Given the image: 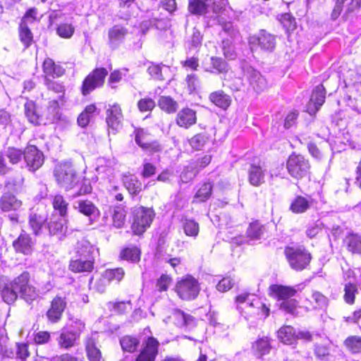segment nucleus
Wrapping results in <instances>:
<instances>
[{
	"label": "nucleus",
	"mask_w": 361,
	"mask_h": 361,
	"mask_svg": "<svg viewBox=\"0 0 361 361\" xmlns=\"http://www.w3.org/2000/svg\"><path fill=\"white\" fill-rule=\"evenodd\" d=\"M160 343L153 336L146 337L134 361H156L159 353Z\"/></svg>",
	"instance_id": "nucleus-7"
},
{
	"label": "nucleus",
	"mask_w": 361,
	"mask_h": 361,
	"mask_svg": "<svg viewBox=\"0 0 361 361\" xmlns=\"http://www.w3.org/2000/svg\"><path fill=\"white\" fill-rule=\"evenodd\" d=\"M134 1L135 0H118L119 12L122 15V18H127L132 15L130 10L133 8Z\"/></svg>",
	"instance_id": "nucleus-59"
},
{
	"label": "nucleus",
	"mask_w": 361,
	"mask_h": 361,
	"mask_svg": "<svg viewBox=\"0 0 361 361\" xmlns=\"http://www.w3.org/2000/svg\"><path fill=\"white\" fill-rule=\"evenodd\" d=\"M202 66L204 71L209 73H226L229 69L228 63L216 56L210 57L209 62L203 61Z\"/></svg>",
	"instance_id": "nucleus-28"
},
{
	"label": "nucleus",
	"mask_w": 361,
	"mask_h": 361,
	"mask_svg": "<svg viewBox=\"0 0 361 361\" xmlns=\"http://www.w3.org/2000/svg\"><path fill=\"white\" fill-rule=\"evenodd\" d=\"M269 294L275 299L280 301H285L291 299L295 296L298 290L293 286L272 284L269 286Z\"/></svg>",
	"instance_id": "nucleus-19"
},
{
	"label": "nucleus",
	"mask_w": 361,
	"mask_h": 361,
	"mask_svg": "<svg viewBox=\"0 0 361 361\" xmlns=\"http://www.w3.org/2000/svg\"><path fill=\"white\" fill-rule=\"evenodd\" d=\"M208 140V137L203 133L194 135L188 140L189 145L194 150H201Z\"/></svg>",
	"instance_id": "nucleus-55"
},
{
	"label": "nucleus",
	"mask_w": 361,
	"mask_h": 361,
	"mask_svg": "<svg viewBox=\"0 0 361 361\" xmlns=\"http://www.w3.org/2000/svg\"><path fill=\"white\" fill-rule=\"evenodd\" d=\"M94 267L93 246L89 243H78L75 249V256L68 262V270L74 274H90Z\"/></svg>",
	"instance_id": "nucleus-2"
},
{
	"label": "nucleus",
	"mask_w": 361,
	"mask_h": 361,
	"mask_svg": "<svg viewBox=\"0 0 361 361\" xmlns=\"http://www.w3.org/2000/svg\"><path fill=\"white\" fill-rule=\"evenodd\" d=\"M283 254L291 269L302 271L310 268L312 255L304 245H286L284 247Z\"/></svg>",
	"instance_id": "nucleus-4"
},
{
	"label": "nucleus",
	"mask_w": 361,
	"mask_h": 361,
	"mask_svg": "<svg viewBox=\"0 0 361 361\" xmlns=\"http://www.w3.org/2000/svg\"><path fill=\"white\" fill-rule=\"evenodd\" d=\"M75 31L74 27L71 23H61L56 29V33L62 38H71Z\"/></svg>",
	"instance_id": "nucleus-58"
},
{
	"label": "nucleus",
	"mask_w": 361,
	"mask_h": 361,
	"mask_svg": "<svg viewBox=\"0 0 361 361\" xmlns=\"http://www.w3.org/2000/svg\"><path fill=\"white\" fill-rule=\"evenodd\" d=\"M135 142L142 149L149 152H159L161 150V146L157 142H150L149 134L144 129L136 130Z\"/></svg>",
	"instance_id": "nucleus-26"
},
{
	"label": "nucleus",
	"mask_w": 361,
	"mask_h": 361,
	"mask_svg": "<svg viewBox=\"0 0 361 361\" xmlns=\"http://www.w3.org/2000/svg\"><path fill=\"white\" fill-rule=\"evenodd\" d=\"M2 154L11 164H17L22 158V152L16 148H8Z\"/></svg>",
	"instance_id": "nucleus-60"
},
{
	"label": "nucleus",
	"mask_w": 361,
	"mask_h": 361,
	"mask_svg": "<svg viewBox=\"0 0 361 361\" xmlns=\"http://www.w3.org/2000/svg\"><path fill=\"white\" fill-rule=\"evenodd\" d=\"M247 78L252 90L260 93L267 90L268 87L266 78L257 71L250 68L247 71Z\"/></svg>",
	"instance_id": "nucleus-23"
},
{
	"label": "nucleus",
	"mask_w": 361,
	"mask_h": 361,
	"mask_svg": "<svg viewBox=\"0 0 361 361\" xmlns=\"http://www.w3.org/2000/svg\"><path fill=\"white\" fill-rule=\"evenodd\" d=\"M85 349L87 358L89 361H101L102 353L97 346V338L90 336L85 341Z\"/></svg>",
	"instance_id": "nucleus-30"
},
{
	"label": "nucleus",
	"mask_w": 361,
	"mask_h": 361,
	"mask_svg": "<svg viewBox=\"0 0 361 361\" xmlns=\"http://www.w3.org/2000/svg\"><path fill=\"white\" fill-rule=\"evenodd\" d=\"M249 42L252 47H259L261 49L268 51L274 50L276 46V40L274 35L262 30L257 35L250 37Z\"/></svg>",
	"instance_id": "nucleus-13"
},
{
	"label": "nucleus",
	"mask_w": 361,
	"mask_h": 361,
	"mask_svg": "<svg viewBox=\"0 0 361 361\" xmlns=\"http://www.w3.org/2000/svg\"><path fill=\"white\" fill-rule=\"evenodd\" d=\"M183 228L185 234L189 237H196L200 231V226L193 219H185L183 223Z\"/></svg>",
	"instance_id": "nucleus-53"
},
{
	"label": "nucleus",
	"mask_w": 361,
	"mask_h": 361,
	"mask_svg": "<svg viewBox=\"0 0 361 361\" xmlns=\"http://www.w3.org/2000/svg\"><path fill=\"white\" fill-rule=\"evenodd\" d=\"M315 356L319 360H324L330 355L329 346L326 345L317 344L314 349Z\"/></svg>",
	"instance_id": "nucleus-64"
},
{
	"label": "nucleus",
	"mask_w": 361,
	"mask_h": 361,
	"mask_svg": "<svg viewBox=\"0 0 361 361\" xmlns=\"http://www.w3.org/2000/svg\"><path fill=\"white\" fill-rule=\"evenodd\" d=\"M309 207V201L302 195L296 196L290 204V210L294 214L304 213Z\"/></svg>",
	"instance_id": "nucleus-45"
},
{
	"label": "nucleus",
	"mask_w": 361,
	"mask_h": 361,
	"mask_svg": "<svg viewBox=\"0 0 361 361\" xmlns=\"http://www.w3.org/2000/svg\"><path fill=\"white\" fill-rule=\"evenodd\" d=\"M119 344L123 353L133 354L139 352L140 341L136 336L126 334L119 338Z\"/></svg>",
	"instance_id": "nucleus-29"
},
{
	"label": "nucleus",
	"mask_w": 361,
	"mask_h": 361,
	"mask_svg": "<svg viewBox=\"0 0 361 361\" xmlns=\"http://www.w3.org/2000/svg\"><path fill=\"white\" fill-rule=\"evenodd\" d=\"M358 288L356 283L353 282L346 283L343 287V301L348 305H353L355 303Z\"/></svg>",
	"instance_id": "nucleus-42"
},
{
	"label": "nucleus",
	"mask_w": 361,
	"mask_h": 361,
	"mask_svg": "<svg viewBox=\"0 0 361 361\" xmlns=\"http://www.w3.org/2000/svg\"><path fill=\"white\" fill-rule=\"evenodd\" d=\"M273 341L274 340L269 336H258L257 338L251 343L250 348L252 354L259 358L269 355L273 348Z\"/></svg>",
	"instance_id": "nucleus-15"
},
{
	"label": "nucleus",
	"mask_w": 361,
	"mask_h": 361,
	"mask_svg": "<svg viewBox=\"0 0 361 361\" xmlns=\"http://www.w3.org/2000/svg\"><path fill=\"white\" fill-rule=\"evenodd\" d=\"M158 105L161 109L168 114L174 113L178 109L177 102L168 96H161L159 99Z\"/></svg>",
	"instance_id": "nucleus-49"
},
{
	"label": "nucleus",
	"mask_w": 361,
	"mask_h": 361,
	"mask_svg": "<svg viewBox=\"0 0 361 361\" xmlns=\"http://www.w3.org/2000/svg\"><path fill=\"white\" fill-rule=\"evenodd\" d=\"M173 290L181 300L192 301L200 295V283L192 275L187 274L176 281Z\"/></svg>",
	"instance_id": "nucleus-5"
},
{
	"label": "nucleus",
	"mask_w": 361,
	"mask_h": 361,
	"mask_svg": "<svg viewBox=\"0 0 361 361\" xmlns=\"http://www.w3.org/2000/svg\"><path fill=\"white\" fill-rule=\"evenodd\" d=\"M279 340L286 345H292L299 339L295 329L290 325H283L277 331Z\"/></svg>",
	"instance_id": "nucleus-31"
},
{
	"label": "nucleus",
	"mask_w": 361,
	"mask_h": 361,
	"mask_svg": "<svg viewBox=\"0 0 361 361\" xmlns=\"http://www.w3.org/2000/svg\"><path fill=\"white\" fill-rule=\"evenodd\" d=\"M310 169L308 160L302 155L292 154L287 161V169L292 177L296 179L305 178Z\"/></svg>",
	"instance_id": "nucleus-8"
},
{
	"label": "nucleus",
	"mask_w": 361,
	"mask_h": 361,
	"mask_svg": "<svg viewBox=\"0 0 361 361\" xmlns=\"http://www.w3.org/2000/svg\"><path fill=\"white\" fill-rule=\"evenodd\" d=\"M78 209L80 214L87 217L99 214V209L92 201L88 200H80Z\"/></svg>",
	"instance_id": "nucleus-44"
},
{
	"label": "nucleus",
	"mask_w": 361,
	"mask_h": 361,
	"mask_svg": "<svg viewBox=\"0 0 361 361\" xmlns=\"http://www.w3.org/2000/svg\"><path fill=\"white\" fill-rule=\"evenodd\" d=\"M36 15V9H30L23 16L20 25L19 36L20 41L24 44L25 47H28L32 42L33 36L28 27V24L35 21Z\"/></svg>",
	"instance_id": "nucleus-11"
},
{
	"label": "nucleus",
	"mask_w": 361,
	"mask_h": 361,
	"mask_svg": "<svg viewBox=\"0 0 361 361\" xmlns=\"http://www.w3.org/2000/svg\"><path fill=\"white\" fill-rule=\"evenodd\" d=\"M155 216L151 207L135 206L131 209L130 216V231L135 236L142 237L151 226Z\"/></svg>",
	"instance_id": "nucleus-3"
},
{
	"label": "nucleus",
	"mask_w": 361,
	"mask_h": 361,
	"mask_svg": "<svg viewBox=\"0 0 361 361\" xmlns=\"http://www.w3.org/2000/svg\"><path fill=\"white\" fill-rule=\"evenodd\" d=\"M346 349L353 354L361 353V336L352 335L348 336L343 341Z\"/></svg>",
	"instance_id": "nucleus-47"
},
{
	"label": "nucleus",
	"mask_w": 361,
	"mask_h": 361,
	"mask_svg": "<svg viewBox=\"0 0 361 361\" xmlns=\"http://www.w3.org/2000/svg\"><path fill=\"white\" fill-rule=\"evenodd\" d=\"M32 340L37 345H44L51 340V334L48 331H38L32 334Z\"/></svg>",
	"instance_id": "nucleus-61"
},
{
	"label": "nucleus",
	"mask_w": 361,
	"mask_h": 361,
	"mask_svg": "<svg viewBox=\"0 0 361 361\" xmlns=\"http://www.w3.org/2000/svg\"><path fill=\"white\" fill-rule=\"evenodd\" d=\"M308 302L307 308L312 310H321L329 305V298L322 293L314 290L310 297L306 299Z\"/></svg>",
	"instance_id": "nucleus-32"
},
{
	"label": "nucleus",
	"mask_w": 361,
	"mask_h": 361,
	"mask_svg": "<svg viewBox=\"0 0 361 361\" xmlns=\"http://www.w3.org/2000/svg\"><path fill=\"white\" fill-rule=\"evenodd\" d=\"M67 308V300L64 296L56 295L50 301L49 305L45 312V317L48 324L59 323L63 317Z\"/></svg>",
	"instance_id": "nucleus-6"
},
{
	"label": "nucleus",
	"mask_w": 361,
	"mask_h": 361,
	"mask_svg": "<svg viewBox=\"0 0 361 361\" xmlns=\"http://www.w3.org/2000/svg\"><path fill=\"white\" fill-rule=\"evenodd\" d=\"M125 274L122 267L106 269L97 283V289L101 293L104 292L109 283L114 281L120 282L124 278Z\"/></svg>",
	"instance_id": "nucleus-12"
},
{
	"label": "nucleus",
	"mask_w": 361,
	"mask_h": 361,
	"mask_svg": "<svg viewBox=\"0 0 361 361\" xmlns=\"http://www.w3.org/2000/svg\"><path fill=\"white\" fill-rule=\"evenodd\" d=\"M35 242L29 233H20L12 243L16 253L30 255L33 252Z\"/></svg>",
	"instance_id": "nucleus-14"
},
{
	"label": "nucleus",
	"mask_w": 361,
	"mask_h": 361,
	"mask_svg": "<svg viewBox=\"0 0 361 361\" xmlns=\"http://www.w3.org/2000/svg\"><path fill=\"white\" fill-rule=\"evenodd\" d=\"M142 249L136 245H129L123 247L118 255V259L130 263L136 264L141 259Z\"/></svg>",
	"instance_id": "nucleus-24"
},
{
	"label": "nucleus",
	"mask_w": 361,
	"mask_h": 361,
	"mask_svg": "<svg viewBox=\"0 0 361 361\" xmlns=\"http://www.w3.org/2000/svg\"><path fill=\"white\" fill-rule=\"evenodd\" d=\"M78 338L70 331H63L57 338L59 346L62 349H70L76 345Z\"/></svg>",
	"instance_id": "nucleus-40"
},
{
	"label": "nucleus",
	"mask_w": 361,
	"mask_h": 361,
	"mask_svg": "<svg viewBox=\"0 0 361 361\" xmlns=\"http://www.w3.org/2000/svg\"><path fill=\"white\" fill-rule=\"evenodd\" d=\"M163 69L167 70L168 67L152 63L148 66L147 71L154 79L164 80V78L162 74Z\"/></svg>",
	"instance_id": "nucleus-62"
},
{
	"label": "nucleus",
	"mask_w": 361,
	"mask_h": 361,
	"mask_svg": "<svg viewBox=\"0 0 361 361\" xmlns=\"http://www.w3.org/2000/svg\"><path fill=\"white\" fill-rule=\"evenodd\" d=\"M54 176L57 180H72L78 178L75 168L68 161L61 162L56 165Z\"/></svg>",
	"instance_id": "nucleus-21"
},
{
	"label": "nucleus",
	"mask_w": 361,
	"mask_h": 361,
	"mask_svg": "<svg viewBox=\"0 0 361 361\" xmlns=\"http://www.w3.org/2000/svg\"><path fill=\"white\" fill-rule=\"evenodd\" d=\"M173 282V277L168 274H161L156 280L155 286L159 293L166 292Z\"/></svg>",
	"instance_id": "nucleus-52"
},
{
	"label": "nucleus",
	"mask_w": 361,
	"mask_h": 361,
	"mask_svg": "<svg viewBox=\"0 0 361 361\" xmlns=\"http://www.w3.org/2000/svg\"><path fill=\"white\" fill-rule=\"evenodd\" d=\"M212 0H188V11L195 15H203L209 12Z\"/></svg>",
	"instance_id": "nucleus-39"
},
{
	"label": "nucleus",
	"mask_w": 361,
	"mask_h": 361,
	"mask_svg": "<svg viewBox=\"0 0 361 361\" xmlns=\"http://www.w3.org/2000/svg\"><path fill=\"white\" fill-rule=\"evenodd\" d=\"M112 225L116 228L124 227L126 221V210L125 207L119 204L110 208Z\"/></svg>",
	"instance_id": "nucleus-34"
},
{
	"label": "nucleus",
	"mask_w": 361,
	"mask_h": 361,
	"mask_svg": "<svg viewBox=\"0 0 361 361\" xmlns=\"http://www.w3.org/2000/svg\"><path fill=\"white\" fill-rule=\"evenodd\" d=\"M197 122L196 111L190 108H183L180 110L176 117V124L185 129L195 124Z\"/></svg>",
	"instance_id": "nucleus-25"
},
{
	"label": "nucleus",
	"mask_w": 361,
	"mask_h": 361,
	"mask_svg": "<svg viewBox=\"0 0 361 361\" xmlns=\"http://www.w3.org/2000/svg\"><path fill=\"white\" fill-rule=\"evenodd\" d=\"M209 100L216 106L226 109L231 103V99L222 90H218L212 92L209 97Z\"/></svg>",
	"instance_id": "nucleus-38"
},
{
	"label": "nucleus",
	"mask_w": 361,
	"mask_h": 361,
	"mask_svg": "<svg viewBox=\"0 0 361 361\" xmlns=\"http://www.w3.org/2000/svg\"><path fill=\"white\" fill-rule=\"evenodd\" d=\"M43 71L46 77H59L64 73V69L60 66L55 64L54 61L49 58L44 60Z\"/></svg>",
	"instance_id": "nucleus-43"
},
{
	"label": "nucleus",
	"mask_w": 361,
	"mask_h": 361,
	"mask_svg": "<svg viewBox=\"0 0 361 361\" xmlns=\"http://www.w3.org/2000/svg\"><path fill=\"white\" fill-rule=\"evenodd\" d=\"M252 304L255 305V310H254L253 314H256L260 319H266L269 317L270 309L264 302L257 298Z\"/></svg>",
	"instance_id": "nucleus-56"
},
{
	"label": "nucleus",
	"mask_w": 361,
	"mask_h": 361,
	"mask_svg": "<svg viewBox=\"0 0 361 361\" xmlns=\"http://www.w3.org/2000/svg\"><path fill=\"white\" fill-rule=\"evenodd\" d=\"M51 204L54 210L57 212L61 217L67 216L69 204L63 195L59 194L54 195L52 198Z\"/></svg>",
	"instance_id": "nucleus-41"
},
{
	"label": "nucleus",
	"mask_w": 361,
	"mask_h": 361,
	"mask_svg": "<svg viewBox=\"0 0 361 361\" xmlns=\"http://www.w3.org/2000/svg\"><path fill=\"white\" fill-rule=\"evenodd\" d=\"M85 329V324L80 319H71L67 324V331L72 333L76 338L80 339L81 334Z\"/></svg>",
	"instance_id": "nucleus-54"
},
{
	"label": "nucleus",
	"mask_w": 361,
	"mask_h": 361,
	"mask_svg": "<svg viewBox=\"0 0 361 361\" xmlns=\"http://www.w3.org/2000/svg\"><path fill=\"white\" fill-rule=\"evenodd\" d=\"M325 90L322 85H318L312 93L311 98L307 105V111L314 115L325 102Z\"/></svg>",
	"instance_id": "nucleus-20"
},
{
	"label": "nucleus",
	"mask_w": 361,
	"mask_h": 361,
	"mask_svg": "<svg viewBox=\"0 0 361 361\" xmlns=\"http://www.w3.org/2000/svg\"><path fill=\"white\" fill-rule=\"evenodd\" d=\"M47 214L46 212H39L38 209L36 212L30 214L28 224L35 235H39L42 233V229L47 222Z\"/></svg>",
	"instance_id": "nucleus-27"
},
{
	"label": "nucleus",
	"mask_w": 361,
	"mask_h": 361,
	"mask_svg": "<svg viewBox=\"0 0 361 361\" xmlns=\"http://www.w3.org/2000/svg\"><path fill=\"white\" fill-rule=\"evenodd\" d=\"M25 114L28 121L34 125H41L42 117L34 102L29 100L25 104Z\"/></svg>",
	"instance_id": "nucleus-35"
},
{
	"label": "nucleus",
	"mask_w": 361,
	"mask_h": 361,
	"mask_svg": "<svg viewBox=\"0 0 361 361\" xmlns=\"http://www.w3.org/2000/svg\"><path fill=\"white\" fill-rule=\"evenodd\" d=\"M361 320V307L356 308L353 312L343 317V321L346 324H358Z\"/></svg>",
	"instance_id": "nucleus-63"
},
{
	"label": "nucleus",
	"mask_w": 361,
	"mask_h": 361,
	"mask_svg": "<svg viewBox=\"0 0 361 361\" xmlns=\"http://www.w3.org/2000/svg\"><path fill=\"white\" fill-rule=\"evenodd\" d=\"M16 355L17 358L20 359L21 361H39L38 359L40 358L36 355L33 360H29L31 356V352L30 350V345L27 343H17Z\"/></svg>",
	"instance_id": "nucleus-46"
},
{
	"label": "nucleus",
	"mask_w": 361,
	"mask_h": 361,
	"mask_svg": "<svg viewBox=\"0 0 361 361\" xmlns=\"http://www.w3.org/2000/svg\"><path fill=\"white\" fill-rule=\"evenodd\" d=\"M265 232V226L259 220L251 221L245 232L246 237L250 240H259Z\"/></svg>",
	"instance_id": "nucleus-36"
},
{
	"label": "nucleus",
	"mask_w": 361,
	"mask_h": 361,
	"mask_svg": "<svg viewBox=\"0 0 361 361\" xmlns=\"http://www.w3.org/2000/svg\"><path fill=\"white\" fill-rule=\"evenodd\" d=\"M342 245L352 256L361 257V235L348 233L342 240Z\"/></svg>",
	"instance_id": "nucleus-17"
},
{
	"label": "nucleus",
	"mask_w": 361,
	"mask_h": 361,
	"mask_svg": "<svg viewBox=\"0 0 361 361\" xmlns=\"http://www.w3.org/2000/svg\"><path fill=\"white\" fill-rule=\"evenodd\" d=\"M299 307V302L296 299L291 298L281 302L279 308L280 310L293 316L298 315V308Z\"/></svg>",
	"instance_id": "nucleus-51"
},
{
	"label": "nucleus",
	"mask_w": 361,
	"mask_h": 361,
	"mask_svg": "<svg viewBox=\"0 0 361 361\" xmlns=\"http://www.w3.org/2000/svg\"><path fill=\"white\" fill-rule=\"evenodd\" d=\"M123 115L119 105L114 104L106 111V123L112 133H116L121 128Z\"/></svg>",
	"instance_id": "nucleus-18"
},
{
	"label": "nucleus",
	"mask_w": 361,
	"mask_h": 361,
	"mask_svg": "<svg viewBox=\"0 0 361 361\" xmlns=\"http://www.w3.org/2000/svg\"><path fill=\"white\" fill-rule=\"evenodd\" d=\"M47 228L51 235H62L66 230L62 220L54 216L48 222Z\"/></svg>",
	"instance_id": "nucleus-50"
},
{
	"label": "nucleus",
	"mask_w": 361,
	"mask_h": 361,
	"mask_svg": "<svg viewBox=\"0 0 361 361\" xmlns=\"http://www.w3.org/2000/svg\"><path fill=\"white\" fill-rule=\"evenodd\" d=\"M107 73V71L104 68L95 69L84 80L82 86V93L84 95H87L95 88L102 86L104 82Z\"/></svg>",
	"instance_id": "nucleus-10"
},
{
	"label": "nucleus",
	"mask_w": 361,
	"mask_h": 361,
	"mask_svg": "<svg viewBox=\"0 0 361 361\" xmlns=\"http://www.w3.org/2000/svg\"><path fill=\"white\" fill-rule=\"evenodd\" d=\"M24 159L30 171L38 169L44 162V155L34 145L27 146L24 152Z\"/></svg>",
	"instance_id": "nucleus-16"
},
{
	"label": "nucleus",
	"mask_w": 361,
	"mask_h": 361,
	"mask_svg": "<svg viewBox=\"0 0 361 361\" xmlns=\"http://www.w3.org/2000/svg\"><path fill=\"white\" fill-rule=\"evenodd\" d=\"M0 296L8 305L14 304L18 298L30 304L38 298L39 291L32 282L30 273L23 271L12 280L0 276Z\"/></svg>",
	"instance_id": "nucleus-1"
},
{
	"label": "nucleus",
	"mask_w": 361,
	"mask_h": 361,
	"mask_svg": "<svg viewBox=\"0 0 361 361\" xmlns=\"http://www.w3.org/2000/svg\"><path fill=\"white\" fill-rule=\"evenodd\" d=\"M6 191L0 198V209L2 212L16 210L22 205V202L16 199L14 193L18 192L15 182H7L5 185Z\"/></svg>",
	"instance_id": "nucleus-9"
},
{
	"label": "nucleus",
	"mask_w": 361,
	"mask_h": 361,
	"mask_svg": "<svg viewBox=\"0 0 361 361\" xmlns=\"http://www.w3.org/2000/svg\"><path fill=\"white\" fill-rule=\"evenodd\" d=\"M128 29L121 25H116L108 31L107 44L111 49L117 48L124 40Z\"/></svg>",
	"instance_id": "nucleus-22"
},
{
	"label": "nucleus",
	"mask_w": 361,
	"mask_h": 361,
	"mask_svg": "<svg viewBox=\"0 0 361 361\" xmlns=\"http://www.w3.org/2000/svg\"><path fill=\"white\" fill-rule=\"evenodd\" d=\"M109 308L117 315H124L132 311L133 303L130 300H116L109 302Z\"/></svg>",
	"instance_id": "nucleus-37"
},
{
	"label": "nucleus",
	"mask_w": 361,
	"mask_h": 361,
	"mask_svg": "<svg viewBox=\"0 0 361 361\" xmlns=\"http://www.w3.org/2000/svg\"><path fill=\"white\" fill-rule=\"evenodd\" d=\"M250 180H264L273 178V175L260 166H252L249 170Z\"/></svg>",
	"instance_id": "nucleus-48"
},
{
	"label": "nucleus",
	"mask_w": 361,
	"mask_h": 361,
	"mask_svg": "<svg viewBox=\"0 0 361 361\" xmlns=\"http://www.w3.org/2000/svg\"><path fill=\"white\" fill-rule=\"evenodd\" d=\"M213 185L211 182H203L199 185L194 195L193 203H203L212 195Z\"/></svg>",
	"instance_id": "nucleus-33"
},
{
	"label": "nucleus",
	"mask_w": 361,
	"mask_h": 361,
	"mask_svg": "<svg viewBox=\"0 0 361 361\" xmlns=\"http://www.w3.org/2000/svg\"><path fill=\"white\" fill-rule=\"evenodd\" d=\"M232 39L233 38L224 39L221 46L224 56L230 60L234 59L236 57Z\"/></svg>",
	"instance_id": "nucleus-57"
}]
</instances>
